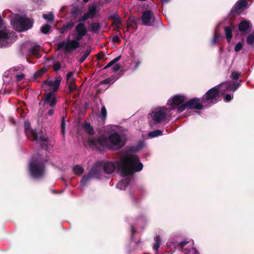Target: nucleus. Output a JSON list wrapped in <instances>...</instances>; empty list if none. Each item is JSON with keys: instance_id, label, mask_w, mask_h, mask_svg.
<instances>
[{"instance_id": "nucleus-61", "label": "nucleus", "mask_w": 254, "mask_h": 254, "mask_svg": "<svg viewBox=\"0 0 254 254\" xmlns=\"http://www.w3.org/2000/svg\"><path fill=\"white\" fill-rule=\"evenodd\" d=\"M160 1L163 4H167L169 3L171 0H160Z\"/></svg>"}, {"instance_id": "nucleus-10", "label": "nucleus", "mask_w": 254, "mask_h": 254, "mask_svg": "<svg viewBox=\"0 0 254 254\" xmlns=\"http://www.w3.org/2000/svg\"><path fill=\"white\" fill-rule=\"evenodd\" d=\"M189 242L186 240L182 239V235L179 234H173L169 238L166 243L167 246L169 248H174L179 251H183L185 247Z\"/></svg>"}, {"instance_id": "nucleus-16", "label": "nucleus", "mask_w": 254, "mask_h": 254, "mask_svg": "<svg viewBox=\"0 0 254 254\" xmlns=\"http://www.w3.org/2000/svg\"><path fill=\"white\" fill-rule=\"evenodd\" d=\"M142 62V58L140 55H132L131 56L130 62H128L127 69L132 72L135 71L139 66Z\"/></svg>"}, {"instance_id": "nucleus-43", "label": "nucleus", "mask_w": 254, "mask_h": 254, "mask_svg": "<svg viewBox=\"0 0 254 254\" xmlns=\"http://www.w3.org/2000/svg\"><path fill=\"white\" fill-rule=\"evenodd\" d=\"M50 28L51 26L49 25L45 24L41 27V31L42 33L46 34L49 32Z\"/></svg>"}, {"instance_id": "nucleus-12", "label": "nucleus", "mask_w": 254, "mask_h": 254, "mask_svg": "<svg viewBox=\"0 0 254 254\" xmlns=\"http://www.w3.org/2000/svg\"><path fill=\"white\" fill-rule=\"evenodd\" d=\"M206 108L202 103V98H193L188 100L186 104L182 105L178 110L179 112H183L186 109L202 110Z\"/></svg>"}, {"instance_id": "nucleus-31", "label": "nucleus", "mask_w": 254, "mask_h": 254, "mask_svg": "<svg viewBox=\"0 0 254 254\" xmlns=\"http://www.w3.org/2000/svg\"><path fill=\"white\" fill-rule=\"evenodd\" d=\"M40 50V47L38 45H35L29 49L28 53L30 55L38 56Z\"/></svg>"}, {"instance_id": "nucleus-18", "label": "nucleus", "mask_w": 254, "mask_h": 254, "mask_svg": "<svg viewBox=\"0 0 254 254\" xmlns=\"http://www.w3.org/2000/svg\"><path fill=\"white\" fill-rule=\"evenodd\" d=\"M141 20L144 25L150 26L154 22V15L151 10H147L143 12Z\"/></svg>"}, {"instance_id": "nucleus-64", "label": "nucleus", "mask_w": 254, "mask_h": 254, "mask_svg": "<svg viewBox=\"0 0 254 254\" xmlns=\"http://www.w3.org/2000/svg\"><path fill=\"white\" fill-rule=\"evenodd\" d=\"M8 74L7 73V72H4V74H3V76L6 77H8Z\"/></svg>"}, {"instance_id": "nucleus-63", "label": "nucleus", "mask_w": 254, "mask_h": 254, "mask_svg": "<svg viewBox=\"0 0 254 254\" xmlns=\"http://www.w3.org/2000/svg\"><path fill=\"white\" fill-rule=\"evenodd\" d=\"M9 120L10 121V122H11V123L12 124H15V122H14V121L13 120V119L11 118H9Z\"/></svg>"}, {"instance_id": "nucleus-59", "label": "nucleus", "mask_w": 254, "mask_h": 254, "mask_svg": "<svg viewBox=\"0 0 254 254\" xmlns=\"http://www.w3.org/2000/svg\"><path fill=\"white\" fill-rule=\"evenodd\" d=\"M130 196L131 199H132V200L133 202H135L136 201V198H135V196H134V195L132 193H130Z\"/></svg>"}, {"instance_id": "nucleus-27", "label": "nucleus", "mask_w": 254, "mask_h": 254, "mask_svg": "<svg viewBox=\"0 0 254 254\" xmlns=\"http://www.w3.org/2000/svg\"><path fill=\"white\" fill-rule=\"evenodd\" d=\"M216 86H217V90H218L219 95H222L225 92L228 91L226 82H222Z\"/></svg>"}, {"instance_id": "nucleus-19", "label": "nucleus", "mask_w": 254, "mask_h": 254, "mask_svg": "<svg viewBox=\"0 0 254 254\" xmlns=\"http://www.w3.org/2000/svg\"><path fill=\"white\" fill-rule=\"evenodd\" d=\"M252 27V24L250 21L243 20L239 24V31L241 32V35H244L249 32Z\"/></svg>"}, {"instance_id": "nucleus-56", "label": "nucleus", "mask_w": 254, "mask_h": 254, "mask_svg": "<svg viewBox=\"0 0 254 254\" xmlns=\"http://www.w3.org/2000/svg\"><path fill=\"white\" fill-rule=\"evenodd\" d=\"M112 41L114 43H119L120 42V39L118 36H114L112 38Z\"/></svg>"}, {"instance_id": "nucleus-26", "label": "nucleus", "mask_w": 254, "mask_h": 254, "mask_svg": "<svg viewBox=\"0 0 254 254\" xmlns=\"http://www.w3.org/2000/svg\"><path fill=\"white\" fill-rule=\"evenodd\" d=\"M154 244L153 248L156 254H158V249L162 242V239L159 235H156L154 238Z\"/></svg>"}, {"instance_id": "nucleus-32", "label": "nucleus", "mask_w": 254, "mask_h": 254, "mask_svg": "<svg viewBox=\"0 0 254 254\" xmlns=\"http://www.w3.org/2000/svg\"><path fill=\"white\" fill-rule=\"evenodd\" d=\"M145 145V142L144 141H140L136 145L131 147L130 150L132 152H138L143 148Z\"/></svg>"}, {"instance_id": "nucleus-6", "label": "nucleus", "mask_w": 254, "mask_h": 254, "mask_svg": "<svg viewBox=\"0 0 254 254\" xmlns=\"http://www.w3.org/2000/svg\"><path fill=\"white\" fill-rule=\"evenodd\" d=\"M12 27L19 32L26 31L33 26V21L25 16L19 14L13 15L10 20Z\"/></svg>"}, {"instance_id": "nucleus-7", "label": "nucleus", "mask_w": 254, "mask_h": 254, "mask_svg": "<svg viewBox=\"0 0 254 254\" xmlns=\"http://www.w3.org/2000/svg\"><path fill=\"white\" fill-rule=\"evenodd\" d=\"M24 128L26 135L30 139L35 140L37 143L40 144L42 147H45V150L48 149L49 138L40 135L36 130H33L31 127V125L29 121L24 122Z\"/></svg>"}, {"instance_id": "nucleus-24", "label": "nucleus", "mask_w": 254, "mask_h": 254, "mask_svg": "<svg viewBox=\"0 0 254 254\" xmlns=\"http://www.w3.org/2000/svg\"><path fill=\"white\" fill-rule=\"evenodd\" d=\"M234 27V26L232 25H231L230 26H225L224 27L225 35L228 43H230L231 41L232 31Z\"/></svg>"}, {"instance_id": "nucleus-45", "label": "nucleus", "mask_w": 254, "mask_h": 254, "mask_svg": "<svg viewBox=\"0 0 254 254\" xmlns=\"http://www.w3.org/2000/svg\"><path fill=\"white\" fill-rule=\"evenodd\" d=\"M220 37V35H218L217 34L216 32H215V33L214 34L213 38L211 41V44L212 45H214L216 43H217L219 41V38Z\"/></svg>"}, {"instance_id": "nucleus-35", "label": "nucleus", "mask_w": 254, "mask_h": 254, "mask_svg": "<svg viewBox=\"0 0 254 254\" xmlns=\"http://www.w3.org/2000/svg\"><path fill=\"white\" fill-rule=\"evenodd\" d=\"M101 28L99 22H94L91 24L90 30L92 32L97 33Z\"/></svg>"}, {"instance_id": "nucleus-38", "label": "nucleus", "mask_w": 254, "mask_h": 254, "mask_svg": "<svg viewBox=\"0 0 254 254\" xmlns=\"http://www.w3.org/2000/svg\"><path fill=\"white\" fill-rule=\"evenodd\" d=\"M91 52V50L89 49H87L83 53V55L81 56V57L79 60V62L80 63H83L88 57Z\"/></svg>"}, {"instance_id": "nucleus-28", "label": "nucleus", "mask_w": 254, "mask_h": 254, "mask_svg": "<svg viewBox=\"0 0 254 254\" xmlns=\"http://www.w3.org/2000/svg\"><path fill=\"white\" fill-rule=\"evenodd\" d=\"M146 223V219L143 216H142L136 220L135 225L137 226L138 229L140 228L142 229L144 228Z\"/></svg>"}, {"instance_id": "nucleus-34", "label": "nucleus", "mask_w": 254, "mask_h": 254, "mask_svg": "<svg viewBox=\"0 0 254 254\" xmlns=\"http://www.w3.org/2000/svg\"><path fill=\"white\" fill-rule=\"evenodd\" d=\"M163 134V131L159 129H156L148 133V136L150 138H154L161 136Z\"/></svg>"}, {"instance_id": "nucleus-57", "label": "nucleus", "mask_w": 254, "mask_h": 254, "mask_svg": "<svg viewBox=\"0 0 254 254\" xmlns=\"http://www.w3.org/2000/svg\"><path fill=\"white\" fill-rule=\"evenodd\" d=\"M33 2L39 5H42L44 3L43 0H32Z\"/></svg>"}, {"instance_id": "nucleus-39", "label": "nucleus", "mask_w": 254, "mask_h": 254, "mask_svg": "<svg viewBox=\"0 0 254 254\" xmlns=\"http://www.w3.org/2000/svg\"><path fill=\"white\" fill-rule=\"evenodd\" d=\"M246 42L249 45H254V32H252L248 36L246 39Z\"/></svg>"}, {"instance_id": "nucleus-54", "label": "nucleus", "mask_w": 254, "mask_h": 254, "mask_svg": "<svg viewBox=\"0 0 254 254\" xmlns=\"http://www.w3.org/2000/svg\"><path fill=\"white\" fill-rule=\"evenodd\" d=\"M73 72H68L67 75H66V80H67V82H69V81H71L72 79H73L72 78V76H73Z\"/></svg>"}, {"instance_id": "nucleus-8", "label": "nucleus", "mask_w": 254, "mask_h": 254, "mask_svg": "<svg viewBox=\"0 0 254 254\" xmlns=\"http://www.w3.org/2000/svg\"><path fill=\"white\" fill-rule=\"evenodd\" d=\"M187 100L188 98L185 95L176 94L168 100L166 106L173 114H175L176 117H177L179 114L181 113L178 112V109L182 105L186 104Z\"/></svg>"}, {"instance_id": "nucleus-30", "label": "nucleus", "mask_w": 254, "mask_h": 254, "mask_svg": "<svg viewBox=\"0 0 254 254\" xmlns=\"http://www.w3.org/2000/svg\"><path fill=\"white\" fill-rule=\"evenodd\" d=\"M74 23L72 21H69L64 24L60 29V32L61 33H64L65 31L70 29L73 26Z\"/></svg>"}, {"instance_id": "nucleus-53", "label": "nucleus", "mask_w": 254, "mask_h": 254, "mask_svg": "<svg viewBox=\"0 0 254 254\" xmlns=\"http://www.w3.org/2000/svg\"><path fill=\"white\" fill-rule=\"evenodd\" d=\"M120 68V66L119 64H114L113 66L112 67V69L113 70V71L116 72L118 71Z\"/></svg>"}, {"instance_id": "nucleus-5", "label": "nucleus", "mask_w": 254, "mask_h": 254, "mask_svg": "<svg viewBox=\"0 0 254 254\" xmlns=\"http://www.w3.org/2000/svg\"><path fill=\"white\" fill-rule=\"evenodd\" d=\"M17 39L16 33L10 31L4 26V23L0 15V48L6 47L13 43Z\"/></svg>"}, {"instance_id": "nucleus-58", "label": "nucleus", "mask_w": 254, "mask_h": 254, "mask_svg": "<svg viewBox=\"0 0 254 254\" xmlns=\"http://www.w3.org/2000/svg\"><path fill=\"white\" fill-rule=\"evenodd\" d=\"M54 109H50L48 111V115L50 116H52L54 114Z\"/></svg>"}, {"instance_id": "nucleus-48", "label": "nucleus", "mask_w": 254, "mask_h": 254, "mask_svg": "<svg viewBox=\"0 0 254 254\" xmlns=\"http://www.w3.org/2000/svg\"><path fill=\"white\" fill-rule=\"evenodd\" d=\"M88 18L90 19V16H89V15L86 12L85 14H84L83 15L80 17V18L78 19V21L80 23V22L86 21Z\"/></svg>"}, {"instance_id": "nucleus-14", "label": "nucleus", "mask_w": 254, "mask_h": 254, "mask_svg": "<svg viewBox=\"0 0 254 254\" xmlns=\"http://www.w3.org/2000/svg\"><path fill=\"white\" fill-rule=\"evenodd\" d=\"M87 32L85 24L80 22L75 26L74 30L72 32V35L76 40L80 41L86 35Z\"/></svg>"}, {"instance_id": "nucleus-25", "label": "nucleus", "mask_w": 254, "mask_h": 254, "mask_svg": "<svg viewBox=\"0 0 254 254\" xmlns=\"http://www.w3.org/2000/svg\"><path fill=\"white\" fill-rule=\"evenodd\" d=\"M185 254H199L198 252L193 247L189 245V243L184 247L183 251H181Z\"/></svg>"}, {"instance_id": "nucleus-41", "label": "nucleus", "mask_w": 254, "mask_h": 254, "mask_svg": "<svg viewBox=\"0 0 254 254\" xmlns=\"http://www.w3.org/2000/svg\"><path fill=\"white\" fill-rule=\"evenodd\" d=\"M43 18L49 22L53 21L54 19V15L52 13L44 14L43 15Z\"/></svg>"}, {"instance_id": "nucleus-22", "label": "nucleus", "mask_w": 254, "mask_h": 254, "mask_svg": "<svg viewBox=\"0 0 254 254\" xmlns=\"http://www.w3.org/2000/svg\"><path fill=\"white\" fill-rule=\"evenodd\" d=\"M247 4V0H239L231 9L230 13L238 12L240 9L246 7Z\"/></svg>"}, {"instance_id": "nucleus-11", "label": "nucleus", "mask_w": 254, "mask_h": 254, "mask_svg": "<svg viewBox=\"0 0 254 254\" xmlns=\"http://www.w3.org/2000/svg\"><path fill=\"white\" fill-rule=\"evenodd\" d=\"M79 45V41L74 38L70 39V36L68 35L64 41L59 43L58 46L59 49H63L64 53H69L77 49Z\"/></svg>"}, {"instance_id": "nucleus-51", "label": "nucleus", "mask_w": 254, "mask_h": 254, "mask_svg": "<svg viewBox=\"0 0 254 254\" xmlns=\"http://www.w3.org/2000/svg\"><path fill=\"white\" fill-rule=\"evenodd\" d=\"M62 132L63 134L64 133L65 128V123L64 121V117H63V120L61 123Z\"/></svg>"}, {"instance_id": "nucleus-2", "label": "nucleus", "mask_w": 254, "mask_h": 254, "mask_svg": "<svg viewBox=\"0 0 254 254\" xmlns=\"http://www.w3.org/2000/svg\"><path fill=\"white\" fill-rule=\"evenodd\" d=\"M87 142L90 148L100 152L105 148L118 150L125 144V141L121 135L116 131L111 133L108 137L102 134L98 138L90 137Z\"/></svg>"}, {"instance_id": "nucleus-42", "label": "nucleus", "mask_w": 254, "mask_h": 254, "mask_svg": "<svg viewBox=\"0 0 254 254\" xmlns=\"http://www.w3.org/2000/svg\"><path fill=\"white\" fill-rule=\"evenodd\" d=\"M100 116L101 119L104 120L107 116V110L104 106H102L101 109Z\"/></svg>"}, {"instance_id": "nucleus-60", "label": "nucleus", "mask_w": 254, "mask_h": 254, "mask_svg": "<svg viewBox=\"0 0 254 254\" xmlns=\"http://www.w3.org/2000/svg\"><path fill=\"white\" fill-rule=\"evenodd\" d=\"M120 59H121V56H118V57H116V58H115L113 61L114 62V63L115 64L116 63L118 62Z\"/></svg>"}, {"instance_id": "nucleus-47", "label": "nucleus", "mask_w": 254, "mask_h": 254, "mask_svg": "<svg viewBox=\"0 0 254 254\" xmlns=\"http://www.w3.org/2000/svg\"><path fill=\"white\" fill-rule=\"evenodd\" d=\"M233 94H225L223 97L224 101L226 102H228L230 101L233 99Z\"/></svg>"}, {"instance_id": "nucleus-21", "label": "nucleus", "mask_w": 254, "mask_h": 254, "mask_svg": "<svg viewBox=\"0 0 254 254\" xmlns=\"http://www.w3.org/2000/svg\"><path fill=\"white\" fill-rule=\"evenodd\" d=\"M133 174H128L127 176H122L125 177L116 186V188L120 190H125L130 181V177Z\"/></svg>"}, {"instance_id": "nucleus-13", "label": "nucleus", "mask_w": 254, "mask_h": 254, "mask_svg": "<svg viewBox=\"0 0 254 254\" xmlns=\"http://www.w3.org/2000/svg\"><path fill=\"white\" fill-rule=\"evenodd\" d=\"M60 83L61 80L60 79L46 80L42 83V88L46 92L49 90H52L50 92L55 93L59 89Z\"/></svg>"}, {"instance_id": "nucleus-23", "label": "nucleus", "mask_w": 254, "mask_h": 254, "mask_svg": "<svg viewBox=\"0 0 254 254\" xmlns=\"http://www.w3.org/2000/svg\"><path fill=\"white\" fill-rule=\"evenodd\" d=\"M228 91L234 92L237 90L241 85V81H228L226 82Z\"/></svg>"}, {"instance_id": "nucleus-3", "label": "nucleus", "mask_w": 254, "mask_h": 254, "mask_svg": "<svg viewBox=\"0 0 254 254\" xmlns=\"http://www.w3.org/2000/svg\"><path fill=\"white\" fill-rule=\"evenodd\" d=\"M173 117H175V114L166 105L153 109L148 119L149 125L153 127H158L161 124L168 123Z\"/></svg>"}, {"instance_id": "nucleus-17", "label": "nucleus", "mask_w": 254, "mask_h": 254, "mask_svg": "<svg viewBox=\"0 0 254 254\" xmlns=\"http://www.w3.org/2000/svg\"><path fill=\"white\" fill-rule=\"evenodd\" d=\"M92 178L96 179L100 178V177L98 175V173L97 172L94 166H93L90 171L87 175H84L82 177L80 182L81 187H84L86 186L88 182L89 181L90 179Z\"/></svg>"}, {"instance_id": "nucleus-50", "label": "nucleus", "mask_w": 254, "mask_h": 254, "mask_svg": "<svg viewBox=\"0 0 254 254\" xmlns=\"http://www.w3.org/2000/svg\"><path fill=\"white\" fill-rule=\"evenodd\" d=\"M61 68V64L59 62L55 63L53 65V68L55 71H59Z\"/></svg>"}, {"instance_id": "nucleus-52", "label": "nucleus", "mask_w": 254, "mask_h": 254, "mask_svg": "<svg viewBox=\"0 0 254 254\" xmlns=\"http://www.w3.org/2000/svg\"><path fill=\"white\" fill-rule=\"evenodd\" d=\"M131 240L133 241L134 235L137 232L136 228H135L133 226H131Z\"/></svg>"}, {"instance_id": "nucleus-4", "label": "nucleus", "mask_w": 254, "mask_h": 254, "mask_svg": "<svg viewBox=\"0 0 254 254\" xmlns=\"http://www.w3.org/2000/svg\"><path fill=\"white\" fill-rule=\"evenodd\" d=\"M28 171L34 179H39L44 176L45 166L40 154H37L32 157L29 163Z\"/></svg>"}, {"instance_id": "nucleus-33", "label": "nucleus", "mask_w": 254, "mask_h": 254, "mask_svg": "<svg viewBox=\"0 0 254 254\" xmlns=\"http://www.w3.org/2000/svg\"><path fill=\"white\" fill-rule=\"evenodd\" d=\"M83 128L86 132L90 135H93L94 133L93 127L91 125L87 122L84 123Z\"/></svg>"}, {"instance_id": "nucleus-15", "label": "nucleus", "mask_w": 254, "mask_h": 254, "mask_svg": "<svg viewBox=\"0 0 254 254\" xmlns=\"http://www.w3.org/2000/svg\"><path fill=\"white\" fill-rule=\"evenodd\" d=\"M42 101H43L44 106L47 105L51 108H54L57 103L55 93L54 92H46L44 95Z\"/></svg>"}, {"instance_id": "nucleus-49", "label": "nucleus", "mask_w": 254, "mask_h": 254, "mask_svg": "<svg viewBox=\"0 0 254 254\" xmlns=\"http://www.w3.org/2000/svg\"><path fill=\"white\" fill-rule=\"evenodd\" d=\"M243 47V44L241 42L237 43L235 46V51L237 52L241 51Z\"/></svg>"}, {"instance_id": "nucleus-37", "label": "nucleus", "mask_w": 254, "mask_h": 254, "mask_svg": "<svg viewBox=\"0 0 254 254\" xmlns=\"http://www.w3.org/2000/svg\"><path fill=\"white\" fill-rule=\"evenodd\" d=\"M116 80V77L112 76L105 79L100 82L101 84H111Z\"/></svg>"}, {"instance_id": "nucleus-9", "label": "nucleus", "mask_w": 254, "mask_h": 254, "mask_svg": "<svg viewBox=\"0 0 254 254\" xmlns=\"http://www.w3.org/2000/svg\"><path fill=\"white\" fill-rule=\"evenodd\" d=\"M217 88V86H214L210 88L202 97V103L205 107H209L218 102L220 95Z\"/></svg>"}, {"instance_id": "nucleus-36", "label": "nucleus", "mask_w": 254, "mask_h": 254, "mask_svg": "<svg viewBox=\"0 0 254 254\" xmlns=\"http://www.w3.org/2000/svg\"><path fill=\"white\" fill-rule=\"evenodd\" d=\"M72 170L74 173L77 175H80L84 172V169L82 168V166L78 165H75L73 168Z\"/></svg>"}, {"instance_id": "nucleus-46", "label": "nucleus", "mask_w": 254, "mask_h": 254, "mask_svg": "<svg viewBox=\"0 0 254 254\" xmlns=\"http://www.w3.org/2000/svg\"><path fill=\"white\" fill-rule=\"evenodd\" d=\"M70 13L73 15H77L80 14V9L77 7H74L70 12Z\"/></svg>"}, {"instance_id": "nucleus-1", "label": "nucleus", "mask_w": 254, "mask_h": 254, "mask_svg": "<svg viewBox=\"0 0 254 254\" xmlns=\"http://www.w3.org/2000/svg\"><path fill=\"white\" fill-rule=\"evenodd\" d=\"M93 166L100 178L103 172L110 174L116 169L121 176H127L141 171L143 167L137 155L127 153L116 162L97 161Z\"/></svg>"}, {"instance_id": "nucleus-62", "label": "nucleus", "mask_w": 254, "mask_h": 254, "mask_svg": "<svg viewBox=\"0 0 254 254\" xmlns=\"http://www.w3.org/2000/svg\"><path fill=\"white\" fill-rule=\"evenodd\" d=\"M44 70H41V71H39V72H37V73H36V75L37 76H41V75H42V73L43 72H44Z\"/></svg>"}, {"instance_id": "nucleus-55", "label": "nucleus", "mask_w": 254, "mask_h": 254, "mask_svg": "<svg viewBox=\"0 0 254 254\" xmlns=\"http://www.w3.org/2000/svg\"><path fill=\"white\" fill-rule=\"evenodd\" d=\"M115 64L113 61H111L110 63H109L104 68V69H107L110 67H112Z\"/></svg>"}, {"instance_id": "nucleus-44", "label": "nucleus", "mask_w": 254, "mask_h": 254, "mask_svg": "<svg viewBox=\"0 0 254 254\" xmlns=\"http://www.w3.org/2000/svg\"><path fill=\"white\" fill-rule=\"evenodd\" d=\"M241 76V73L238 71H233L231 77L233 80H238Z\"/></svg>"}, {"instance_id": "nucleus-40", "label": "nucleus", "mask_w": 254, "mask_h": 254, "mask_svg": "<svg viewBox=\"0 0 254 254\" xmlns=\"http://www.w3.org/2000/svg\"><path fill=\"white\" fill-rule=\"evenodd\" d=\"M67 82L68 83V88L70 92H72L77 89V86L74 83V79H72L71 81Z\"/></svg>"}, {"instance_id": "nucleus-29", "label": "nucleus", "mask_w": 254, "mask_h": 254, "mask_svg": "<svg viewBox=\"0 0 254 254\" xmlns=\"http://www.w3.org/2000/svg\"><path fill=\"white\" fill-rule=\"evenodd\" d=\"M97 6L96 5H92L88 7L87 14L90 16V19L93 18L97 13Z\"/></svg>"}, {"instance_id": "nucleus-20", "label": "nucleus", "mask_w": 254, "mask_h": 254, "mask_svg": "<svg viewBox=\"0 0 254 254\" xmlns=\"http://www.w3.org/2000/svg\"><path fill=\"white\" fill-rule=\"evenodd\" d=\"M24 69V67L22 65H18L11 68V70L14 72L17 81H21L24 77L25 75L23 73Z\"/></svg>"}]
</instances>
